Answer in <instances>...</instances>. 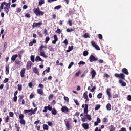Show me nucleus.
<instances>
[{
	"label": "nucleus",
	"instance_id": "338daca9",
	"mask_svg": "<svg viewBox=\"0 0 131 131\" xmlns=\"http://www.w3.org/2000/svg\"><path fill=\"white\" fill-rule=\"evenodd\" d=\"M17 99H18V97L17 96H14L13 98V100L14 102H17Z\"/></svg>",
	"mask_w": 131,
	"mask_h": 131
},
{
	"label": "nucleus",
	"instance_id": "ddd939ff",
	"mask_svg": "<svg viewBox=\"0 0 131 131\" xmlns=\"http://www.w3.org/2000/svg\"><path fill=\"white\" fill-rule=\"evenodd\" d=\"M36 62H45V60H43L40 57V56H36L35 58Z\"/></svg>",
	"mask_w": 131,
	"mask_h": 131
},
{
	"label": "nucleus",
	"instance_id": "bf43d9fd",
	"mask_svg": "<svg viewBox=\"0 0 131 131\" xmlns=\"http://www.w3.org/2000/svg\"><path fill=\"white\" fill-rule=\"evenodd\" d=\"M9 115L10 117H13L14 116V113L12 112H9Z\"/></svg>",
	"mask_w": 131,
	"mask_h": 131
},
{
	"label": "nucleus",
	"instance_id": "13d9d810",
	"mask_svg": "<svg viewBox=\"0 0 131 131\" xmlns=\"http://www.w3.org/2000/svg\"><path fill=\"white\" fill-rule=\"evenodd\" d=\"M28 85L29 88H32V86H33V83L32 82H31L29 83Z\"/></svg>",
	"mask_w": 131,
	"mask_h": 131
},
{
	"label": "nucleus",
	"instance_id": "423d86ee",
	"mask_svg": "<svg viewBox=\"0 0 131 131\" xmlns=\"http://www.w3.org/2000/svg\"><path fill=\"white\" fill-rule=\"evenodd\" d=\"M92 46L96 49V50H97V51H100V49L99 46H98L96 43H95L94 41L91 42Z\"/></svg>",
	"mask_w": 131,
	"mask_h": 131
},
{
	"label": "nucleus",
	"instance_id": "37998d69",
	"mask_svg": "<svg viewBox=\"0 0 131 131\" xmlns=\"http://www.w3.org/2000/svg\"><path fill=\"white\" fill-rule=\"evenodd\" d=\"M73 64H74V63L73 62H72L70 63V64L68 66L69 69H70V68H71V67H72V66H73Z\"/></svg>",
	"mask_w": 131,
	"mask_h": 131
},
{
	"label": "nucleus",
	"instance_id": "1a4fd4ad",
	"mask_svg": "<svg viewBox=\"0 0 131 131\" xmlns=\"http://www.w3.org/2000/svg\"><path fill=\"white\" fill-rule=\"evenodd\" d=\"M32 65V62L30 61H28L26 64V68L28 70L29 69H30L31 68V66Z\"/></svg>",
	"mask_w": 131,
	"mask_h": 131
},
{
	"label": "nucleus",
	"instance_id": "c85d7f7f",
	"mask_svg": "<svg viewBox=\"0 0 131 131\" xmlns=\"http://www.w3.org/2000/svg\"><path fill=\"white\" fill-rule=\"evenodd\" d=\"M42 49H45V50H47V46H43V45H42L39 48L40 52L42 51Z\"/></svg>",
	"mask_w": 131,
	"mask_h": 131
},
{
	"label": "nucleus",
	"instance_id": "f03ea898",
	"mask_svg": "<svg viewBox=\"0 0 131 131\" xmlns=\"http://www.w3.org/2000/svg\"><path fill=\"white\" fill-rule=\"evenodd\" d=\"M11 6V3H7L6 7H5L4 8V12H5L6 14H8V13H9L10 12V6Z\"/></svg>",
	"mask_w": 131,
	"mask_h": 131
},
{
	"label": "nucleus",
	"instance_id": "052dcab7",
	"mask_svg": "<svg viewBox=\"0 0 131 131\" xmlns=\"http://www.w3.org/2000/svg\"><path fill=\"white\" fill-rule=\"evenodd\" d=\"M83 98H84V99L88 98V95L86 94V93H84L83 94Z\"/></svg>",
	"mask_w": 131,
	"mask_h": 131
},
{
	"label": "nucleus",
	"instance_id": "a19ab883",
	"mask_svg": "<svg viewBox=\"0 0 131 131\" xmlns=\"http://www.w3.org/2000/svg\"><path fill=\"white\" fill-rule=\"evenodd\" d=\"M32 114H35V113L34 112H33V109H31V111L29 113V115H32Z\"/></svg>",
	"mask_w": 131,
	"mask_h": 131
},
{
	"label": "nucleus",
	"instance_id": "f704fd0d",
	"mask_svg": "<svg viewBox=\"0 0 131 131\" xmlns=\"http://www.w3.org/2000/svg\"><path fill=\"white\" fill-rule=\"evenodd\" d=\"M83 56H84V57H86V56L89 55V52H88V51H84L83 53Z\"/></svg>",
	"mask_w": 131,
	"mask_h": 131
},
{
	"label": "nucleus",
	"instance_id": "c03bdc74",
	"mask_svg": "<svg viewBox=\"0 0 131 131\" xmlns=\"http://www.w3.org/2000/svg\"><path fill=\"white\" fill-rule=\"evenodd\" d=\"M85 62L82 61H81L79 62V63H78V65H79L80 66V65H85Z\"/></svg>",
	"mask_w": 131,
	"mask_h": 131
},
{
	"label": "nucleus",
	"instance_id": "cd10ccee",
	"mask_svg": "<svg viewBox=\"0 0 131 131\" xmlns=\"http://www.w3.org/2000/svg\"><path fill=\"white\" fill-rule=\"evenodd\" d=\"M106 109L107 110H108V111H110V110H111V104H110V103H108L106 105Z\"/></svg>",
	"mask_w": 131,
	"mask_h": 131
},
{
	"label": "nucleus",
	"instance_id": "603ef678",
	"mask_svg": "<svg viewBox=\"0 0 131 131\" xmlns=\"http://www.w3.org/2000/svg\"><path fill=\"white\" fill-rule=\"evenodd\" d=\"M19 119L21 120V119H23L24 118V115H23V114H20L19 116Z\"/></svg>",
	"mask_w": 131,
	"mask_h": 131
},
{
	"label": "nucleus",
	"instance_id": "2eb2a0df",
	"mask_svg": "<svg viewBox=\"0 0 131 131\" xmlns=\"http://www.w3.org/2000/svg\"><path fill=\"white\" fill-rule=\"evenodd\" d=\"M82 126L84 128V129H89V124L87 123H84L82 124Z\"/></svg>",
	"mask_w": 131,
	"mask_h": 131
},
{
	"label": "nucleus",
	"instance_id": "8fccbe9b",
	"mask_svg": "<svg viewBox=\"0 0 131 131\" xmlns=\"http://www.w3.org/2000/svg\"><path fill=\"white\" fill-rule=\"evenodd\" d=\"M53 98H54V95L51 94L49 96V100H53Z\"/></svg>",
	"mask_w": 131,
	"mask_h": 131
},
{
	"label": "nucleus",
	"instance_id": "6e6d98bb",
	"mask_svg": "<svg viewBox=\"0 0 131 131\" xmlns=\"http://www.w3.org/2000/svg\"><path fill=\"white\" fill-rule=\"evenodd\" d=\"M25 17H26V18H30L31 16L30 14H26L25 15Z\"/></svg>",
	"mask_w": 131,
	"mask_h": 131
},
{
	"label": "nucleus",
	"instance_id": "6e6552de",
	"mask_svg": "<svg viewBox=\"0 0 131 131\" xmlns=\"http://www.w3.org/2000/svg\"><path fill=\"white\" fill-rule=\"evenodd\" d=\"M89 59L90 62H94V61H98V58L95 57L94 55H91L89 58Z\"/></svg>",
	"mask_w": 131,
	"mask_h": 131
},
{
	"label": "nucleus",
	"instance_id": "f257e3e1",
	"mask_svg": "<svg viewBox=\"0 0 131 131\" xmlns=\"http://www.w3.org/2000/svg\"><path fill=\"white\" fill-rule=\"evenodd\" d=\"M33 12L37 16H43L45 15V12L40 11L39 7H37L33 9Z\"/></svg>",
	"mask_w": 131,
	"mask_h": 131
},
{
	"label": "nucleus",
	"instance_id": "9d476101",
	"mask_svg": "<svg viewBox=\"0 0 131 131\" xmlns=\"http://www.w3.org/2000/svg\"><path fill=\"white\" fill-rule=\"evenodd\" d=\"M54 39L53 41H52V43L53 45H56V43L57 41H58V37L57 36V35H54L53 36Z\"/></svg>",
	"mask_w": 131,
	"mask_h": 131
},
{
	"label": "nucleus",
	"instance_id": "79ce46f5",
	"mask_svg": "<svg viewBox=\"0 0 131 131\" xmlns=\"http://www.w3.org/2000/svg\"><path fill=\"white\" fill-rule=\"evenodd\" d=\"M31 60L32 61V62H33V63H34V55H31V57H30Z\"/></svg>",
	"mask_w": 131,
	"mask_h": 131
},
{
	"label": "nucleus",
	"instance_id": "f8f14e48",
	"mask_svg": "<svg viewBox=\"0 0 131 131\" xmlns=\"http://www.w3.org/2000/svg\"><path fill=\"white\" fill-rule=\"evenodd\" d=\"M25 68H23L20 71V76L21 77H24L25 74Z\"/></svg>",
	"mask_w": 131,
	"mask_h": 131
},
{
	"label": "nucleus",
	"instance_id": "bb28decb",
	"mask_svg": "<svg viewBox=\"0 0 131 131\" xmlns=\"http://www.w3.org/2000/svg\"><path fill=\"white\" fill-rule=\"evenodd\" d=\"M43 128L45 130H49V126H48L47 124H44L43 125Z\"/></svg>",
	"mask_w": 131,
	"mask_h": 131
},
{
	"label": "nucleus",
	"instance_id": "0eeeda50",
	"mask_svg": "<svg viewBox=\"0 0 131 131\" xmlns=\"http://www.w3.org/2000/svg\"><path fill=\"white\" fill-rule=\"evenodd\" d=\"M41 25H42V23L41 21L39 23H34L32 26L33 27H40Z\"/></svg>",
	"mask_w": 131,
	"mask_h": 131
},
{
	"label": "nucleus",
	"instance_id": "864d4df0",
	"mask_svg": "<svg viewBox=\"0 0 131 131\" xmlns=\"http://www.w3.org/2000/svg\"><path fill=\"white\" fill-rule=\"evenodd\" d=\"M35 127L37 129V130H40V126H37V125H35Z\"/></svg>",
	"mask_w": 131,
	"mask_h": 131
},
{
	"label": "nucleus",
	"instance_id": "2f4dec72",
	"mask_svg": "<svg viewBox=\"0 0 131 131\" xmlns=\"http://www.w3.org/2000/svg\"><path fill=\"white\" fill-rule=\"evenodd\" d=\"M18 90L19 91H22V84H18L17 85Z\"/></svg>",
	"mask_w": 131,
	"mask_h": 131
},
{
	"label": "nucleus",
	"instance_id": "7c9ffc66",
	"mask_svg": "<svg viewBox=\"0 0 131 131\" xmlns=\"http://www.w3.org/2000/svg\"><path fill=\"white\" fill-rule=\"evenodd\" d=\"M51 113L53 115H56L57 114V110L55 108H53V110L51 111Z\"/></svg>",
	"mask_w": 131,
	"mask_h": 131
},
{
	"label": "nucleus",
	"instance_id": "a878e982",
	"mask_svg": "<svg viewBox=\"0 0 131 131\" xmlns=\"http://www.w3.org/2000/svg\"><path fill=\"white\" fill-rule=\"evenodd\" d=\"M125 75L124 74L121 73L119 74V78H122V79H124Z\"/></svg>",
	"mask_w": 131,
	"mask_h": 131
},
{
	"label": "nucleus",
	"instance_id": "f3484780",
	"mask_svg": "<svg viewBox=\"0 0 131 131\" xmlns=\"http://www.w3.org/2000/svg\"><path fill=\"white\" fill-rule=\"evenodd\" d=\"M119 83L121 85V86H126V83L125 82L123 81L122 80H120L119 81Z\"/></svg>",
	"mask_w": 131,
	"mask_h": 131
},
{
	"label": "nucleus",
	"instance_id": "5fc2aeb1",
	"mask_svg": "<svg viewBox=\"0 0 131 131\" xmlns=\"http://www.w3.org/2000/svg\"><path fill=\"white\" fill-rule=\"evenodd\" d=\"M107 120H108L107 118H104L102 120V121L103 122H104V123H106L107 122Z\"/></svg>",
	"mask_w": 131,
	"mask_h": 131
},
{
	"label": "nucleus",
	"instance_id": "a18cd8bd",
	"mask_svg": "<svg viewBox=\"0 0 131 131\" xmlns=\"http://www.w3.org/2000/svg\"><path fill=\"white\" fill-rule=\"evenodd\" d=\"M49 41H50L49 37H46V40H45L46 43H48V42H49Z\"/></svg>",
	"mask_w": 131,
	"mask_h": 131
},
{
	"label": "nucleus",
	"instance_id": "c9c22d12",
	"mask_svg": "<svg viewBox=\"0 0 131 131\" xmlns=\"http://www.w3.org/2000/svg\"><path fill=\"white\" fill-rule=\"evenodd\" d=\"M81 120L83 122H85L86 121V117L84 116L83 118H82Z\"/></svg>",
	"mask_w": 131,
	"mask_h": 131
},
{
	"label": "nucleus",
	"instance_id": "ea45409f",
	"mask_svg": "<svg viewBox=\"0 0 131 131\" xmlns=\"http://www.w3.org/2000/svg\"><path fill=\"white\" fill-rule=\"evenodd\" d=\"M31 109L30 110H25L24 111V113H25V114H26V113H29L30 112Z\"/></svg>",
	"mask_w": 131,
	"mask_h": 131
},
{
	"label": "nucleus",
	"instance_id": "6ab92c4d",
	"mask_svg": "<svg viewBox=\"0 0 131 131\" xmlns=\"http://www.w3.org/2000/svg\"><path fill=\"white\" fill-rule=\"evenodd\" d=\"M10 71V67L9 66L6 67L5 73L7 75L9 74V72Z\"/></svg>",
	"mask_w": 131,
	"mask_h": 131
},
{
	"label": "nucleus",
	"instance_id": "dca6fc26",
	"mask_svg": "<svg viewBox=\"0 0 131 131\" xmlns=\"http://www.w3.org/2000/svg\"><path fill=\"white\" fill-rule=\"evenodd\" d=\"M33 70L34 73H35L37 75H39V72L38 71V69H37L36 67L33 68Z\"/></svg>",
	"mask_w": 131,
	"mask_h": 131
},
{
	"label": "nucleus",
	"instance_id": "412c9836",
	"mask_svg": "<svg viewBox=\"0 0 131 131\" xmlns=\"http://www.w3.org/2000/svg\"><path fill=\"white\" fill-rule=\"evenodd\" d=\"M122 71L123 73H125V74L128 75V71L127 70V69H126V68H123Z\"/></svg>",
	"mask_w": 131,
	"mask_h": 131
},
{
	"label": "nucleus",
	"instance_id": "3c124183",
	"mask_svg": "<svg viewBox=\"0 0 131 131\" xmlns=\"http://www.w3.org/2000/svg\"><path fill=\"white\" fill-rule=\"evenodd\" d=\"M9 119H10V117L7 116L5 118V122H9Z\"/></svg>",
	"mask_w": 131,
	"mask_h": 131
},
{
	"label": "nucleus",
	"instance_id": "72a5a7b5",
	"mask_svg": "<svg viewBox=\"0 0 131 131\" xmlns=\"http://www.w3.org/2000/svg\"><path fill=\"white\" fill-rule=\"evenodd\" d=\"M62 8L61 5H58L54 7V10H60Z\"/></svg>",
	"mask_w": 131,
	"mask_h": 131
},
{
	"label": "nucleus",
	"instance_id": "4c0bfd02",
	"mask_svg": "<svg viewBox=\"0 0 131 131\" xmlns=\"http://www.w3.org/2000/svg\"><path fill=\"white\" fill-rule=\"evenodd\" d=\"M73 31L74 30L72 28H70V29L68 28V29H67L66 30L67 32H72V31Z\"/></svg>",
	"mask_w": 131,
	"mask_h": 131
},
{
	"label": "nucleus",
	"instance_id": "393cba45",
	"mask_svg": "<svg viewBox=\"0 0 131 131\" xmlns=\"http://www.w3.org/2000/svg\"><path fill=\"white\" fill-rule=\"evenodd\" d=\"M88 105H85V107H84V113L85 114H88Z\"/></svg>",
	"mask_w": 131,
	"mask_h": 131
},
{
	"label": "nucleus",
	"instance_id": "49530a36",
	"mask_svg": "<svg viewBox=\"0 0 131 131\" xmlns=\"http://www.w3.org/2000/svg\"><path fill=\"white\" fill-rule=\"evenodd\" d=\"M102 96H103V94L102 93H99L97 95V98L98 99H101V98H102Z\"/></svg>",
	"mask_w": 131,
	"mask_h": 131
},
{
	"label": "nucleus",
	"instance_id": "69168bd1",
	"mask_svg": "<svg viewBox=\"0 0 131 131\" xmlns=\"http://www.w3.org/2000/svg\"><path fill=\"white\" fill-rule=\"evenodd\" d=\"M33 98H34V94H31L30 95V99H33Z\"/></svg>",
	"mask_w": 131,
	"mask_h": 131
},
{
	"label": "nucleus",
	"instance_id": "4468645a",
	"mask_svg": "<svg viewBox=\"0 0 131 131\" xmlns=\"http://www.w3.org/2000/svg\"><path fill=\"white\" fill-rule=\"evenodd\" d=\"M110 91H111V89L110 88H108L106 90V94L107 95H108V99L109 100H110L111 98V93H110Z\"/></svg>",
	"mask_w": 131,
	"mask_h": 131
},
{
	"label": "nucleus",
	"instance_id": "473e14b6",
	"mask_svg": "<svg viewBox=\"0 0 131 131\" xmlns=\"http://www.w3.org/2000/svg\"><path fill=\"white\" fill-rule=\"evenodd\" d=\"M20 124H23L24 125H25V124H26L25 120H24V119L20 120Z\"/></svg>",
	"mask_w": 131,
	"mask_h": 131
},
{
	"label": "nucleus",
	"instance_id": "58836bf2",
	"mask_svg": "<svg viewBox=\"0 0 131 131\" xmlns=\"http://www.w3.org/2000/svg\"><path fill=\"white\" fill-rule=\"evenodd\" d=\"M100 108H101V105L99 104H98L96 106V107L95 108V110H99V109H100Z\"/></svg>",
	"mask_w": 131,
	"mask_h": 131
},
{
	"label": "nucleus",
	"instance_id": "20e7f679",
	"mask_svg": "<svg viewBox=\"0 0 131 131\" xmlns=\"http://www.w3.org/2000/svg\"><path fill=\"white\" fill-rule=\"evenodd\" d=\"M90 74L92 76V79H94L97 74V73L96 72V71L95 70H92L91 72H90Z\"/></svg>",
	"mask_w": 131,
	"mask_h": 131
},
{
	"label": "nucleus",
	"instance_id": "09e8293b",
	"mask_svg": "<svg viewBox=\"0 0 131 131\" xmlns=\"http://www.w3.org/2000/svg\"><path fill=\"white\" fill-rule=\"evenodd\" d=\"M47 124L49 126H53V122H51V121H48L47 122Z\"/></svg>",
	"mask_w": 131,
	"mask_h": 131
},
{
	"label": "nucleus",
	"instance_id": "9b49d317",
	"mask_svg": "<svg viewBox=\"0 0 131 131\" xmlns=\"http://www.w3.org/2000/svg\"><path fill=\"white\" fill-rule=\"evenodd\" d=\"M40 55H41V57H43V58H45V59L48 58V56L46 55V52H45V51H41L40 53Z\"/></svg>",
	"mask_w": 131,
	"mask_h": 131
},
{
	"label": "nucleus",
	"instance_id": "aec40b11",
	"mask_svg": "<svg viewBox=\"0 0 131 131\" xmlns=\"http://www.w3.org/2000/svg\"><path fill=\"white\" fill-rule=\"evenodd\" d=\"M7 4H8V3L3 2L0 6V9H1V10L4 9V6H6Z\"/></svg>",
	"mask_w": 131,
	"mask_h": 131
},
{
	"label": "nucleus",
	"instance_id": "b1692460",
	"mask_svg": "<svg viewBox=\"0 0 131 131\" xmlns=\"http://www.w3.org/2000/svg\"><path fill=\"white\" fill-rule=\"evenodd\" d=\"M18 57V55L16 54L14 55H13L11 57L12 61H15L16 59Z\"/></svg>",
	"mask_w": 131,
	"mask_h": 131
},
{
	"label": "nucleus",
	"instance_id": "a211bd4d",
	"mask_svg": "<svg viewBox=\"0 0 131 131\" xmlns=\"http://www.w3.org/2000/svg\"><path fill=\"white\" fill-rule=\"evenodd\" d=\"M37 93H38V94H39V95H43V90H42V89H37Z\"/></svg>",
	"mask_w": 131,
	"mask_h": 131
},
{
	"label": "nucleus",
	"instance_id": "e433bc0d",
	"mask_svg": "<svg viewBox=\"0 0 131 131\" xmlns=\"http://www.w3.org/2000/svg\"><path fill=\"white\" fill-rule=\"evenodd\" d=\"M74 103H75L77 106H79V102H78V101L77 100L74 99Z\"/></svg>",
	"mask_w": 131,
	"mask_h": 131
},
{
	"label": "nucleus",
	"instance_id": "4d7b16f0",
	"mask_svg": "<svg viewBox=\"0 0 131 131\" xmlns=\"http://www.w3.org/2000/svg\"><path fill=\"white\" fill-rule=\"evenodd\" d=\"M83 37H84V38H88V37H90L89 36V34H86V33L84 34Z\"/></svg>",
	"mask_w": 131,
	"mask_h": 131
},
{
	"label": "nucleus",
	"instance_id": "0e129e2a",
	"mask_svg": "<svg viewBox=\"0 0 131 131\" xmlns=\"http://www.w3.org/2000/svg\"><path fill=\"white\" fill-rule=\"evenodd\" d=\"M127 100H128V101H131V95H128L127 97Z\"/></svg>",
	"mask_w": 131,
	"mask_h": 131
},
{
	"label": "nucleus",
	"instance_id": "774afa93",
	"mask_svg": "<svg viewBox=\"0 0 131 131\" xmlns=\"http://www.w3.org/2000/svg\"><path fill=\"white\" fill-rule=\"evenodd\" d=\"M56 32L57 33H59L60 34V33H61V29H57V30H56Z\"/></svg>",
	"mask_w": 131,
	"mask_h": 131
},
{
	"label": "nucleus",
	"instance_id": "5701e85b",
	"mask_svg": "<svg viewBox=\"0 0 131 131\" xmlns=\"http://www.w3.org/2000/svg\"><path fill=\"white\" fill-rule=\"evenodd\" d=\"M84 116H86V118H87V119H88V120H89V121H91V120H92V117L90 115H88V114H84Z\"/></svg>",
	"mask_w": 131,
	"mask_h": 131
},
{
	"label": "nucleus",
	"instance_id": "4be33fe9",
	"mask_svg": "<svg viewBox=\"0 0 131 131\" xmlns=\"http://www.w3.org/2000/svg\"><path fill=\"white\" fill-rule=\"evenodd\" d=\"M109 130L110 131H115V127L113 126V125H111L109 126Z\"/></svg>",
	"mask_w": 131,
	"mask_h": 131
},
{
	"label": "nucleus",
	"instance_id": "c756f323",
	"mask_svg": "<svg viewBox=\"0 0 131 131\" xmlns=\"http://www.w3.org/2000/svg\"><path fill=\"white\" fill-rule=\"evenodd\" d=\"M45 4V0H39V5L40 6H42Z\"/></svg>",
	"mask_w": 131,
	"mask_h": 131
},
{
	"label": "nucleus",
	"instance_id": "680f3d73",
	"mask_svg": "<svg viewBox=\"0 0 131 131\" xmlns=\"http://www.w3.org/2000/svg\"><path fill=\"white\" fill-rule=\"evenodd\" d=\"M15 63L17 64V65H20V64H21V61L19 60H16Z\"/></svg>",
	"mask_w": 131,
	"mask_h": 131
},
{
	"label": "nucleus",
	"instance_id": "de8ad7c7",
	"mask_svg": "<svg viewBox=\"0 0 131 131\" xmlns=\"http://www.w3.org/2000/svg\"><path fill=\"white\" fill-rule=\"evenodd\" d=\"M46 107L47 108V110H49L50 111H52V106H51V105H48V106H46Z\"/></svg>",
	"mask_w": 131,
	"mask_h": 131
},
{
	"label": "nucleus",
	"instance_id": "7ed1b4c3",
	"mask_svg": "<svg viewBox=\"0 0 131 131\" xmlns=\"http://www.w3.org/2000/svg\"><path fill=\"white\" fill-rule=\"evenodd\" d=\"M67 130H70V127H71V125L70 124V122L68 121L64 120Z\"/></svg>",
	"mask_w": 131,
	"mask_h": 131
},
{
	"label": "nucleus",
	"instance_id": "e2e57ef3",
	"mask_svg": "<svg viewBox=\"0 0 131 131\" xmlns=\"http://www.w3.org/2000/svg\"><path fill=\"white\" fill-rule=\"evenodd\" d=\"M39 122H40V120H37L34 122V124H36V125H37V124H39Z\"/></svg>",
	"mask_w": 131,
	"mask_h": 131
},
{
	"label": "nucleus",
	"instance_id": "39448f33",
	"mask_svg": "<svg viewBox=\"0 0 131 131\" xmlns=\"http://www.w3.org/2000/svg\"><path fill=\"white\" fill-rule=\"evenodd\" d=\"M62 112H65V113H68L69 112V108L66 106H63L61 108Z\"/></svg>",
	"mask_w": 131,
	"mask_h": 131
}]
</instances>
